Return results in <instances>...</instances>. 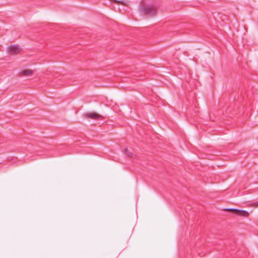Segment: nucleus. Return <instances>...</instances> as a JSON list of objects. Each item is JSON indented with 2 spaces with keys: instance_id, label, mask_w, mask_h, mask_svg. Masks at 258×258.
I'll use <instances>...</instances> for the list:
<instances>
[{
  "instance_id": "nucleus-4",
  "label": "nucleus",
  "mask_w": 258,
  "mask_h": 258,
  "mask_svg": "<svg viewBox=\"0 0 258 258\" xmlns=\"http://www.w3.org/2000/svg\"><path fill=\"white\" fill-rule=\"evenodd\" d=\"M20 48L18 45H13L8 48V52L10 54H15L20 52Z\"/></svg>"
},
{
  "instance_id": "nucleus-6",
  "label": "nucleus",
  "mask_w": 258,
  "mask_h": 258,
  "mask_svg": "<svg viewBox=\"0 0 258 258\" xmlns=\"http://www.w3.org/2000/svg\"><path fill=\"white\" fill-rule=\"evenodd\" d=\"M124 152V153L128 156L132 157L133 156V154L131 152H130L127 149H125Z\"/></svg>"
},
{
  "instance_id": "nucleus-1",
  "label": "nucleus",
  "mask_w": 258,
  "mask_h": 258,
  "mask_svg": "<svg viewBox=\"0 0 258 258\" xmlns=\"http://www.w3.org/2000/svg\"><path fill=\"white\" fill-rule=\"evenodd\" d=\"M140 10L145 15L152 17L155 15L156 8L153 5H142L140 7Z\"/></svg>"
},
{
  "instance_id": "nucleus-5",
  "label": "nucleus",
  "mask_w": 258,
  "mask_h": 258,
  "mask_svg": "<svg viewBox=\"0 0 258 258\" xmlns=\"http://www.w3.org/2000/svg\"><path fill=\"white\" fill-rule=\"evenodd\" d=\"M33 71L29 69L22 70L20 73L21 75L23 76H31L33 75Z\"/></svg>"
},
{
  "instance_id": "nucleus-3",
  "label": "nucleus",
  "mask_w": 258,
  "mask_h": 258,
  "mask_svg": "<svg viewBox=\"0 0 258 258\" xmlns=\"http://www.w3.org/2000/svg\"><path fill=\"white\" fill-rule=\"evenodd\" d=\"M84 116L86 118H91L96 120L103 119V117L101 115L95 112H87L84 114Z\"/></svg>"
},
{
  "instance_id": "nucleus-7",
  "label": "nucleus",
  "mask_w": 258,
  "mask_h": 258,
  "mask_svg": "<svg viewBox=\"0 0 258 258\" xmlns=\"http://www.w3.org/2000/svg\"><path fill=\"white\" fill-rule=\"evenodd\" d=\"M118 4H121V5H125V4H124V3H123V2H118Z\"/></svg>"
},
{
  "instance_id": "nucleus-2",
  "label": "nucleus",
  "mask_w": 258,
  "mask_h": 258,
  "mask_svg": "<svg viewBox=\"0 0 258 258\" xmlns=\"http://www.w3.org/2000/svg\"><path fill=\"white\" fill-rule=\"evenodd\" d=\"M225 210L227 211L232 212L236 215L241 217H248V216H249V213L245 210L236 209H226Z\"/></svg>"
}]
</instances>
